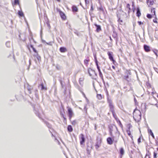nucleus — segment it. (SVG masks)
<instances>
[{"mask_svg":"<svg viewBox=\"0 0 158 158\" xmlns=\"http://www.w3.org/2000/svg\"><path fill=\"white\" fill-rule=\"evenodd\" d=\"M141 113L140 110L135 109L133 113V117L136 122H139L141 119Z\"/></svg>","mask_w":158,"mask_h":158,"instance_id":"nucleus-1","label":"nucleus"},{"mask_svg":"<svg viewBox=\"0 0 158 158\" xmlns=\"http://www.w3.org/2000/svg\"><path fill=\"white\" fill-rule=\"evenodd\" d=\"M118 140V139L115 138L114 137H112V139L111 137H108L107 139V143L110 145L113 144V142L116 143L117 142Z\"/></svg>","mask_w":158,"mask_h":158,"instance_id":"nucleus-2","label":"nucleus"},{"mask_svg":"<svg viewBox=\"0 0 158 158\" xmlns=\"http://www.w3.org/2000/svg\"><path fill=\"white\" fill-rule=\"evenodd\" d=\"M68 111V115L69 117V119L71 120L72 118L74 115V113L72 109L70 107L68 106L67 107Z\"/></svg>","mask_w":158,"mask_h":158,"instance_id":"nucleus-3","label":"nucleus"},{"mask_svg":"<svg viewBox=\"0 0 158 158\" xmlns=\"http://www.w3.org/2000/svg\"><path fill=\"white\" fill-rule=\"evenodd\" d=\"M79 139L80 141V143L81 145H83L84 144L85 139V136L82 134H81L79 136Z\"/></svg>","mask_w":158,"mask_h":158,"instance_id":"nucleus-4","label":"nucleus"},{"mask_svg":"<svg viewBox=\"0 0 158 158\" xmlns=\"http://www.w3.org/2000/svg\"><path fill=\"white\" fill-rule=\"evenodd\" d=\"M108 102L109 104V106L111 111H114V106L112 103L111 101L108 98L107 99Z\"/></svg>","mask_w":158,"mask_h":158,"instance_id":"nucleus-5","label":"nucleus"},{"mask_svg":"<svg viewBox=\"0 0 158 158\" xmlns=\"http://www.w3.org/2000/svg\"><path fill=\"white\" fill-rule=\"evenodd\" d=\"M154 0H147V3L149 6L152 5L154 3Z\"/></svg>","mask_w":158,"mask_h":158,"instance_id":"nucleus-6","label":"nucleus"},{"mask_svg":"<svg viewBox=\"0 0 158 158\" xmlns=\"http://www.w3.org/2000/svg\"><path fill=\"white\" fill-rule=\"evenodd\" d=\"M59 13H60V15L61 17V18L63 19H64V20L66 18V17L64 14V13H63L62 12L60 11H59Z\"/></svg>","mask_w":158,"mask_h":158,"instance_id":"nucleus-7","label":"nucleus"},{"mask_svg":"<svg viewBox=\"0 0 158 158\" xmlns=\"http://www.w3.org/2000/svg\"><path fill=\"white\" fill-rule=\"evenodd\" d=\"M144 48L146 52H148L150 51V47L149 46L145 45H144Z\"/></svg>","mask_w":158,"mask_h":158,"instance_id":"nucleus-8","label":"nucleus"},{"mask_svg":"<svg viewBox=\"0 0 158 158\" xmlns=\"http://www.w3.org/2000/svg\"><path fill=\"white\" fill-rule=\"evenodd\" d=\"M108 54L109 57V59L111 61H113V62L114 61V60L113 59V57L112 55V54L111 53V52H108Z\"/></svg>","mask_w":158,"mask_h":158,"instance_id":"nucleus-9","label":"nucleus"},{"mask_svg":"<svg viewBox=\"0 0 158 158\" xmlns=\"http://www.w3.org/2000/svg\"><path fill=\"white\" fill-rule=\"evenodd\" d=\"M88 73L89 74L90 76H91L93 73H94V71H93L92 69H88Z\"/></svg>","mask_w":158,"mask_h":158,"instance_id":"nucleus-10","label":"nucleus"},{"mask_svg":"<svg viewBox=\"0 0 158 158\" xmlns=\"http://www.w3.org/2000/svg\"><path fill=\"white\" fill-rule=\"evenodd\" d=\"M112 114H113V116L115 118V119L117 120V122H118L120 124H121V122H120V121L119 120V119H118V118H117L116 115H115V114H114V111H112Z\"/></svg>","mask_w":158,"mask_h":158,"instance_id":"nucleus-11","label":"nucleus"},{"mask_svg":"<svg viewBox=\"0 0 158 158\" xmlns=\"http://www.w3.org/2000/svg\"><path fill=\"white\" fill-rule=\"evenodd\" d=\"M148 133L149 134H150L152 136V137L153 138H154V136L153 135V133H152V130H151V129H148Z\"/></svg>","mask_w":158,"mask_h":158,"instance_id":"nucleus-12","label":"nucleus"},{"mask_svg":"<svg viewBox=\"0 0 158 158\" xmlns=\"http://www.w3.org/2000/svg\"><path fill=\"white\" fill-rule=\"evenodd\" d=\"M137 16L139 17L141 15V13L140 12V10L139 8H138L137 9V11L136 13Z\"/></svg>","mask_w":158,"mask_h":158,"instance_id":"nucleus-13","label":"nucleus"},{"mask_svg":"<svg viewBox=\"0 0 158 158\" xmlns=\"http://www.w3.org/2000/svg\"><path fill=\"white\" fill-rule=\"evenodd\" d=\"M120 154L121 156H122L124 154V149H123V148H121L120 149Z\"/></svg>","mask_w":158,"mask_h":158,"instance_id":"nucleus-14","label":"nucleus"},{"mask_svg":"<svg viewBox=\"0 0 158 158\" xmlns=\"http://www.w3.org/2000/svg\"><path fill=\"white\" fill-rule=\"evenodd\" d=\"M60 51L61 52H65L66 51V48L63 47H61L60 48Z\"/></svg>","mask_w":158,"mask_h":158,"instance_id":"nucleus-15","label":"nucleus"},{"mask_svg":"<svg viewBox=\"0 0 158 158\" xmlns=\"http://www.w3.org/2000/svg\"><path fill=\"white\" fill-rule=\"evenodd\" d=\"M84 79L83 78H80L79 80V82L80 84L82 85L83 84V81Z\"/></svg>","mask_w":158,"mask_h":158,"instance_id":"nucleus-16","label":"nucleus"},{"mask_svg":"<svg viewBox=\"0 0 158 158\" xmlns=\"http://www.w3.org/2000/svg\"><path fill=\"white\" fill-rule=\"evenodd\" d=\"M67 129L68 131L69 132H72L73 131V128L71 125H69Z\"/></svg>","mask_w":158,"mask_h":158,"instance_id":"nucleus-17","label":"nucleus"},{"mask_svg":"<svg viewBox=\"0 0 158 158\" xmlns=\"http://www.w3.org/2000/svg\"><path fill=\"white\" fill-rule=\"evenodd\" d=\"M73 11L77 12L78 10L77 7L75 6H73L72 7Z\"/></svg>","mask_w":158,"mask_h":158,"instance_id":"nucleus-18","label":"nucleus"},{"mask_svg":"<svg viewBox=\"0 0 158 158\" xmlns=\"http://www.w3.org/2000/svg\"><path fill=\"white\" fill-rule=\"evenodd\" d=\"M18 14L20 16L23 17L24 16L23 14V12L21 11H19Z\"/></svg>","mask_w":158,"mask_h":158,"instance_id":"nucleus-19","label":"nucleus"},{"mask_svg":"<svg viewBox=\"0 0 158 158\" xmlns=\"http://www.w3.org/2000/svg\"><path fill=\"white\" fill-rule=\"evenodd\" d=\"M98 70L99 73V75L100 77H101L102 78V79L103 77V76L100 70V69H98Z\"/></svg>","mask_w":158,"mask_h":158,"instance_id":"nucleus-20","label":"nucleus"},{"mask_svg":"<svg viewBox=\"0 0 158 158\" xmlns=\"http://www.w3.org/2000/svg\"><path fill=\"white\" fill-rule=\"evenodd\" d=\"M95 26L97 27V31L98 32L101 30V27L100 26H98L96 24Z\"/></svg>","mask_w":158,"mask_h":158,"instance_id":"nucleus-21","label":"nucleus"},{"mask_svg":"<svg viewBox=\"0 0 158 158\" xmlns=\"http://www.w3.org/2000/svg\"><path fill=\"white\" fill-rule=\"evenodd\" d=\"M97 98L99 100H101L102 99V96L101 94H98L97 95Z\"/></svg>","mask_w":158,"mask_h":158,"instance_id":"nucleus-22","label":"nucleus"},{"mask_svg":"<svg viewBox=\"0 0 158 158\" xmlns=\"http://www.w3.org/2000/svg\"><path fill=\"white\" fill-rule=\"evenodd\" d=\"M151 12L152 13H154V15L156 16V13H155L156 11H155V8H153L152 9Z\"/></svg>","mask_w":158,"mask_h":158,"instance_id":"nucleus-23","label":"nucleus"},{"mask_svg":"<svg viewBox=\"0 0 158 158\" xmlns=\"http://www.w3.org/2000/svg\"><path fill=\"white\" fill-rule=\"evenodd\" d=\"M40 85L41 86V89L42 90H46V88H45L43 84H41Z\"/></svg>","mask_w":158,"mask_h":158,"instance_id":"nucleus-24","label":"nucleus"},{"mask_svg":"<svg viewBox=\"0 0 158 158\" xmlns=\"http://www.w3.org/2000/svg\"><path fill=\"white\" fill-rule=\"evenodd\" d=\"M72 124L73 125H75L77 124V121L76 120L73 121L72 122Z\"/></svg>","mask_w":158,"mask_h":158,"instance_id":"nucleus-25","label":"nucleus"},{"mask_svg":"<svg viewBox=\"0 0 158 158\" xmlns=\"http://www.w3.org/2000/svg\"><path fill=\"white\" fill-rule=\"evenodd\" d=\"M89 61V60H84V63L86 65H87V64H88V63Z\"/></svg>","mask_w":158,"mask_h":158,"instance_id":"nucleus-26","label":"nucleus"},{"mask_svg":"<svg viewBox=\"0 0 158 158\" xmlns=\"http://www.w3.org/2000/svg\"><path fill=\"white\" fill-rule=\"evenodd\" d=\"M31 47L32 48L34 52L35 53H37V51H36L35 49L33 47V46L31 45Z\"/></svg>","mask_w":158,"mask_h":158,"instance_id":"nucleus-27","label":"nucleus"},{"mask_svg":"<svg viewBox=\"0 0 158 158\" xmlns=\"http://www.w3.org/2000/svg\"><path fill=\"white\" fill-rule=\"evenodd\" d=\"M15 4H19V1L18 0H15Z\"/></svg>","mask_w":158,"mask_h":158,"instance_id":"nucleus-28","label":"nucleus"},{"mask_svg":"<svg viewBox=\"0 0 158 158\" xmlns=\"http://www.w3.org/2000/svg\"><path fill=\"white\" fill-rule=\"evenodd\" d=\"M147 17L148 18L151 19L152 18V16L151 15L148 14L147 15Z\"/></svg>","mask_w":158,"mask_h":158,"instance_id":"nucleus-29","label":"nucleus"},{"mask_svg":"<svg viewBox=\"0 0 158 158\" xmlns=\"http://www.w3.org/2000/svg\"><path fill=\"white\" fill-rule=\"evenodd\" d=\"M145 158H150L149 154H147L145 156Z\"/></svg>","mask_w":158,"mask_h":158,"instance_id":"nucleus-30","label":"nucleus"},{"mask_svg":"<svg viewBox=\"0 0 158 158\" xmlns=\"http://www.w3.org/2000/svg\"><path fill=\"white\" fill-rule=\"evenodd\" d=\"M94 58H95V61L96 64L98 63V61L97 60L96 57V56H94Z\"/></svg>","mask_w":158,"mask_h":158,"instance_id":"nucleus-31","label":"nucleus"},{"mask_svg":"<svg viewBox=\"0 0 158 158\" xmlns=\"http://www.w3.org/2000/svg\"><path fill=\"white\" fill-rule=\"evenodd\" d=\"M127 134H128V135H129L130 136L131 135V132H130V130H127Z\"/></svg>","mask_w":158,"mask_h":158,"instance_id":"nucleus-32","label":"nucleus"},{"mask_svg":"<svg viewBox=\"0 0 158 158\" xmlns=\"http://www.w3.org/2000/svg\"><path fill=\"white\" fill-rule=\"evenodd\" d=\"M99 145L98 143L96 144L95 145V147L96 149H98V148L99 147Z\"/></svg>","mask_w":158,"mask_h":158,"instance_id":"nucleus-33","label":"nucleus"},{"mask_svg":"<svg viewBox=\"0 0 158 158\" xmlns=\"http://www.w3.org/2000/svg\"><path fill=\"white\" fill-rule=\"evenodd\" d=\"M153 52L155 54V55L156 56H157V53L158 52V51L157 50H155V51H153Z\"/></svg>","mask_w":158,"mask_h":158,"instance_id":"nucleus-34","label":"nucleus"},{"mask_svg":"<svg viewBox=\"0 0 158 158\" xmlns=\"http://www.w3.org/2000/svg\"><path fill=\"white\" fill-rule=\"evenodd\" d=\"M47 125L49 128H51V125L49 124L48 123H47Z\"/></svg>","mask_w":158,"mask_h":158,"instance_id":"nucleus-35","label":"nucleus"},{"mask_svg":"<svg viewBox=\"0 0 158 158\" xmlns=\"http://www.w3.org/2000/svg\"><path fill=\"white\" fill-rule=\"evenodd\" d=\"M153 21L154 23H157V19L156 18L155 19L153 20Z\"/></svg>","mask_w":158,"mask_h":158,"instance_id":"nucleus-36","label":"nucleus"},{"mask_svg":"<svg viewBox=\"0 0 158 158\" xmlns=\"http://www.w3.org/2000/svg\"><path fill=\"white\" fill-rule=\"evenodd\" d=\"M128 78V76L127 75V76H124V79L127 80Z\"/></svg>","mask_w":158,"mask_h":158,"instance_id":"nucleus-37","label":"nucleus"},{"mask_svg":"<svg viewBox=\"0 0 158 158\" xmlns=\"http://www.w3.org/2000/svg\"><path fill=\"white\" fill-rule=\"evenodd\" d=\"M138 143H139L141 142V139L140 138H139L138 139Z\"/></svg>","mask_w":158,"mask_h":158,"instance_id":"nucleus-38","label":"nucleus"},{"mask_svg":"<svg viewBox=\"0 0 158 158\" xmlns=\"http://www.w3.org/2000/svg\"><path fill=\"white\" fill-rule=\"evenodd\" d=\"M157 154L155 153H154V158H156V156Z\"/></svg>","mask_w":158,"mask_h":158,"instance_id":"nucleus-39","label":"nucleus"},{"mask_svg":"<svg viewBox=\"0 0 158 158\" xmlns=\"http://www.w3.org/2000/svg\"><path fill=\"white\" fill-rule=\"evenodd\" d=\"M96 64L97 66V68L98 69H100L98 65V63Z\"/></svg>","mask_w":158,"mask_h":158,"instance_id":"nucleus-40","label":"nucleus"},{"mask_svg":"<svg viewBox=\"0 0 158 158\" xmlns=\"http://www.w3.org/2000/svg\"><path fill=\"white\" fill-rule=\"evenodd\" d=\"M138 23H139V25H140L141 24H143V23H142L141 22V21H138Z\"/></svg>","mask_w":158,"mask_h":158,"instance_id":"nucleus-41","label":"nucleus"},{"mask_svg":"<svg viewBox=\"0 0 158 158\" xmlns=\"http://www.w3.org/2000/svg\"><path fill=\"white\" fill-rule=\"evenodd\" d=\"M10 44V43L9 42H7L6 43V45L7 46H9V44Z\"/></svg>","mask_w":158,"mask_h":158,"instance_id":"nucleus-42","label":"nucleus"},{"mask_svg":"<svg viewBox=\"0 0 158 158\" xmlns=\"http://www.w3.org/2000/svg\"><path fill=\"white\" fill-rule=\"evenodd\" d=\"M85 3L86 4L88 3L89 2L88 1H87V0H85Z\"/></svg>","mask_w":158,"mask_h":158,"instance_id":"nucleus-43","label":"nucleus"},{"mask_svg":"<svg viewBox=\"0 0 158 158\" xmlns=\"http://www.w3.org/2000/svg\"><path fill=\"white\" fill-rule=\"evenodd\" d=\"M110 133L111 134H112V130H111V128H110Z\"/></svg>","mask_w":158,"mask_h":158,"instance_id":"nucleus-44","label":"nucleus"},{"mask_svg":"<svg viewBox=\"0 0 158 158\" xmlns=\"http://www.w3.org/2000/svg\"><path fill=\"white\" fill-rule=\"evenodd\" d=\"M155 106H156V107H157V108H158V104H155Z\"/></svg>","mask_w":158,"mask_h":158,"instance_id":"nucleus-45","label":"nucleus"},{"mask_svg":"<svg viewBox=\"0 0 158 158\" xmlns=\"http://www.w3.org/2000/svg\"><path fill=\"white\" fill-rule=\"evenodd\" d=\"M112 68L114 69H115V67L114 66H112Z\"/></svg>","mask_w":158,"mask_h":158,"instance_id":"nucleus-46","label":"nucleus"},{"mask_svg":"<svg viewBox=\"0 0 158 158\" xmlns=\"http://www.w3.org/2000/svg\"><path fill=\"white\" fill-rule=\"evenodd\" d=\"M91 10H93V6H91Z\"/></svg>","mask_w":158,"mask_h":158,"instance_id":"nucleus-47","label":"nucleus"},{"mask_svg":"<svg viewBox=\"0 0 158 158\" xmlns=\"http://www.w3.org/2000/svg\"><path fill=\"white\" fill-rule=\"evenodd\" d=\"M57 1H58V2H60V0H56Z\"/></svg>","mask_w":158,"mask_h":158,"instance_id":"nucleus-48","label":"nucleus"},{"mask_svg":"<svg viewBox=\"0 0 158 158\" xmlns=\"http://www.w3.org/2000/svg\"><path fill=\"white\" fill-rule=\"evenodd\" d=\"M110 40H112V39H111V37H110Z\"/></svg>","mask_w":158,"mask_h":158,"instance_id":"nucleus-49","label":"nucleus"},{"mask_svg":"<svg viewBox=\"0 0 158 158\" xmlns=\"http://www.w3.org/2000/svg\"><path fill=\"white\" fill-rule=\"evenodd\" d=\"M63 118H64L65 119H66L65 118H64V117H63Z\"/></svg>","mask_w":158,"mask_h":158,"instance_id":"nucleus-50","label":"nucleus"},{"mask_svg":"<svg viewBox=\"0 0 158 158\" xmlns=\"http://www.w3.org/2000/svg\"><path fill=\"white\" fill-rule=\"evenodd\" d=\"M120 21L121 22H122V20H120Z\"/></svg>","mask_w":158,"mask_h":158,"instance_id":"nucleus-51","label":"nucleus"},{"mask_svg":"<svg viewBox=\"0 0 158 158\" xmlns=\"http://www.w3.org/2000/svg\"><path fill=\"white\" fill-rule=\"evenodd\" d=\"M127 6H129V4H127Z\"/></svg>","mask_w":158,"mask_h":158,"instance_id":"nucleus-52","label":"nucleus"},{"mask_svg":"<svg viewBox=\"0 0 158 158\" xmlns=\"http://www.w3.org/2000/svg\"><path fill=\"white\" fill-rule=\"evenodd\" d=\"M157 97L158 98V95L157 96Z\"/></svg>","mask_w":158,"mask_h":158,"instance_id":"nucleus-53","label":"nucleus"},{"mask_svg":"<svg viewBox=\"0 0 158 158\" xmlns=\"http://www.w3.org/2000/svg\"><path fill=\"white\" fill-rule=\"evenodd\" d=\"M80 4L81 5V3H80Z\"/></svg>","mask_w":158,"mask_h":158,"instance_id":"nucleus-54","label":"nucleus"},{"mask_svg":"<svg viewBox=\"0 0 158 158\" xmlns=\"http://www.w3.org/2000/svg\"><path fill=\"white\" fill-rule=\"evenodd\" d=\"M157 150H158V148H157Z\"/></svg>","mask_w":158,"mask_h":158,"instance_id":"nucleus-55","label":"nucleus"},{"mask_svg":"<svg viewBox=\"0 0 158 158\" xmlns=\"http://www.w3.org/2000/svg\"><path fill=\"white\" fill-rule=\"evenodd\" d=\"M157 140L158 141V138L157 139Z\"/></svg>","mask_w":158,"mask_h":158,"instance_id":"nucleus-56","label":"nucleus"}]
</instances>
